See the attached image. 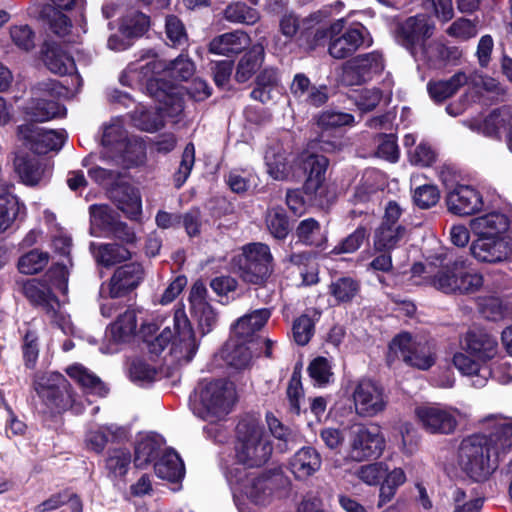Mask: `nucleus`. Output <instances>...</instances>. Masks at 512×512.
Instances as JSON below:
<instances>
[{"label": "nucleus", "instance_id": "9d476101", "mask_svg": "<svg viewBox=\"0 0 512 512\" xmlns=\"http://www.w3.org/2000/svg\"><path fill=\"white\" fill-rule=\"evenodd\" d=\"M260 468L229 466L225 477L235 493L242 494L252 504L265 506L271 499L270 477Z\"/></svg>", "mask_w": 512, "mask_h": 512}, {"label": "nucleus", "instance_id": "f03ea898", "mask_svg": "<svg viewBox=\"0 0 512 512\" xmlns=\"http://www.w3.org/2000/svg\"><path fill=\"white\" fill-rule=\"evenodd\" d=\"M488 433L464 438L458 448V464L475 481L487 479L512 451V417L491 414L483 419Z\"/></svg>", "mask_w": 512, "mask_h": 512}, {"label": "nucleus", "instance_id": "0e129e2a", "mask_svg": "<svg viewBox=\"0 0 512 512\" xmlns=\"http://www.w3.org/2000/svg\"><path fill=\"white\" fill-rule=\"evenodd\" d=\"M131 462L130 453L127 450H114L106 460V467L114 477L126 475Z\"/></svg>", "mask_w": 512, "mask_h": 512}, {"label": "nucleus", "instance_id": "72a5a7b5", "mask_svg": "<svg viewBox=\"0 0 512 512\" xmlns=\"http://www.w3.org/2000/svg\"><path fill=\"white\" fill-rule=\"evenodd\" d=\"M268 309H258L239 318L233 326V337L244 341H255L256 331L260 330L270 318Z\"/></svg>", "mask_w": 512, "mask_h": 512}, {"label": "nucleus", "instance_id": "3c124183", "mask_svg": "<svg viewBox=\"0 0 512 512\" xmlns=\"http://www.w3.org/2000/svg\"><path fill=\"white\" fill-rule=\"evenodd\" d=\"M162 452L159 443L155 439L150 437L143 438L135 448V465L137 467H144L148 463L156 461Z\"/></svg>", "mask_w": 512, "mask_h": 512}, {"label": "nucleus", "instance_id": "c85d7f7f", "mask_svg": "<svg viewBox=\"0 0 512 512\" xmlns=\"http://www.w3.org/2000/svg\"><path fill=\"white\" fill-rule=\"evenodd\" d=\"M22 292L33 304L42 307L48 318L55 320L59 301L46 285L35 279L28 280L23 284Z\"/></svg>", "mask_w": 512, "mask_h": 512}, {"label": "nucleus", "instance_id": "f704fd0d", "mask_svg": "<svg viewBox=\"0 0 512 512\" xmlns=\"http://www.w3.org/2000/svg\"><path fill=\"white\" fill-rule=\"evenodd\" d=\"M463 348L474 358L486 361L493 358L497 350V342L487 334L470 331L463 341Z\"/></svg>", "mask_w": 512, "mask_h": 512}, {"label": "nucleus", "instance_id": "39448f33", "mask_svg": "<svg viewBox=\"0 0 512 512\" xmlns=\"http://www.w3.org/2000/svg\"><path fill=\"white\" fill-rule=\"evenodd\" d=\"M314 38L316 42L328 38V53L337 60L346 59L373 43L370 32L363 24L347 25L343 18L333 22L327 30L318 29Z\"/></svg>", "mask_w": 512, "mask_h": 512}, {"label": "nucleus", "instance_id": "774afa93", "mask_svg": "<svg viewBox=\"0 0 512 512\" xmlns=\"http://www.w3.org/2000/svg\"><path fill=\"white\" fill-rule=\"evenodd\" d=\"M408 154L410 162L421 167L432 165L436 159L435 151L425 142H421L413 150H410Z\"/></svg>", "mask_w": 512, "mask_h": 512}, {"label": "nucleus", "instance_id": "4be33fe9", "mask_svg": "<svg viewBox=\"0 0 512 512\" xmlns=\"http://www.w3.org/2000/svg\"><path fill=\"white\" fill-rule=\"evenodd\" d=\"M434 25L426 15L409 17L399 28V41L413 54L433 34Z\"/></svg>", "mask_w": 512, "mask_h": 512}, {"label": "nucleus", "instance_id": "6e6d98bb", "mask_svg": "<svg viewBox=\"0 0 512 512\" xmlns=\"http://www.w3.org/2000/svg\"><path fill=\"white\" fill-rule=\"evenodd\" d=\"M136 327V313L128 309L111 325V332L116 341H124L126 337L134 334Z\"/></svg>", "mask_w": 512, "mask_h": 512}, {"label": "nucleus", "instance_id": "9b49d317", "mask_svg": "<svg viewBox=\"0 0 512 512\" xmlns=\"http://www.w3.org/2000/svg\"><path fill=\"white\" fill-rule=\"evenodd\" d=\"M67 93V89L55 80L40 82L32 88V97L24 108L25 114L37 122L64 116L66 110L58 99Z\"/></svg>", "mask_w": 512, "mask_h": 512}, {"label": "nucleus", "instance_id": "7ed1b4c3", "mask_svg": "<svg viewBox=\"0 0 512 512\" xmlns=\"http://www.w3.org/2000/svg\"><path fill=\"white\" fill-rule=\"evenodd\" d=\"M234 451L235 462L231 466L261 468L269 461L272 441L258 418L246 416L239 421Z\"/></svg>", "mask_w": 512, "mask_h": 512}, {"label": "nucleus", "instance_id": "dca6fc26", "mask_svg": "<svg viewBox=\"0 0 512 512\" xmlns=\"http://www.w3.org/2000/svg\"><path fill=\"white\" fill-rule=\"evenodd\" d=\"M457 272L458 262L437 271L431 264L416 263L411 268V279L415 285H430L445 294H456L459 290Z\"/></svg>", "mask_w": 512, "mask_h": 512}, {"label": "nucleus", "instance_id": "e433bc0d", "mask_svg": "<svg viewBox=\"0 0 512 512\" xmlns=\"http://www.w3.org/2000/svg\"><path fill=\"white\" fill-rule=\"evenodd\" d=\"M90 249L96 262L104 267H110L131 258V252L125 246L119 244L97 245L92 243Z\"/></svg>", "mask_w": 512, "mask_h": 512}, {"label": "nucleus", "instance_id": "09e8293b", "mask_svg": "<svg viewBox=\"0 0 512 512\" xmlns=\"http://www.w3.org/2000/svg\"><path fill=\"white\" fill-rule=\"evenodd\" d=\"M150 20L147 15L139 11H130L122 19L120 29L127 36L138 37L149 28Z\"/></svg>", "mask_w": 512, "mask_h": 512}, {"label": "nucleus", "instance_id": "ddd939ff", "mask_svg": "<svg viewBox=\"0 0 512 512\" xmlns=\"http://www.w3.org/2000/svg\"><path fill=\"white\" fill-rule=\"evenodd\" d=\"M351 399L355 414L361 418H373L382 414L389 403L384 387L366 378L352 385Z\"/></svg>", "mask_w": 512, "mask_h": 512}, {"label": "nucleus", "instance_id": "cd10ccee", "mask_svg": "<svg viewBox=\"0 0 512 512\" xmlns=\"http://www.w3.org/2000/svg\"><path fill=\"white\" fill-rule=\"evenodd\" d=\"M158 106L156 109H149L146 106L140 105L131 113V121L133 125L139 130L153 133L164 127V117L171 118L177 122L179 116L171 117L167 114L164 108V103L156 100Z\"/></svg>", "mask_w": 512, "mask_h": 512}, {"label": "nucleus", "instance_id": "de8ad7c7", "mask_svg": "<svg viewBox=\"0 0 512 512\" xmlns=\"http://www.w3.org/2000/svg\"><path fill=\"white\" fill-rule=\"evenodd\" d=\"M296 235L306 245L320 247L325 242L320 224L313 218L302 220L296 229Z\"/></svg>", "mask_w": 512, "mask_h": 512}, {"label": "nucleus", "instance_id": "69168bd1", "mask_svg": "<svg viewBox=\"0 0 512 512\" xmlns=\"http://www.w3.org/2000/svg\"><path fill=\"white\" fill-rule=\"evenodd\" d=\"M23 358L28 368H33L39 355L38 336L36 332L28 330L23 337Z\"/></svg>", "mask_w": 512, "mask_h": 512}, {"label": "nucleus", "instance_id": "58836bf2", "mask_svg": "<svg viewBox=\"0 0 512 512\" xmlns=\"http://www.w3.org/2000/svg\"><path fill=\"white\" fill-rule=\"evenodd\" d=\"M406 234L405 226L380 225L374 234V248L377 251L390 252L399 246Z\"/></svg>", "mask_w": 512, "mask_h": 512}, {"label": "nucleus", "instance_id": "338daca9", "mask_svg": "<svg viewBox=\"0 0 512 512\" xmlns=\"http://www.w3.org/2000/svg\"><path fill=\"white\" fill-rule=\"evenodd\" d=\"M439 198L440 195L437 187L427 184L416 188L413 195L415 204L422 209L436 205Z\"/></svg>", "mask_w": 512, "mask_h": 512}, {"label": "nucleus", "instance_id": "7c9ffc66", "mask_svg": "<svg viewBox=\"0 0 512 512\" xmlns=\"http://www.w3.org/2000/svg\"><path fill=\"white\" fill-rule=\"evenodd\" d=\"M321 463V456L314 448L304 447L290 459L289 468L297 479H307L320 469Z\"/></svg>", "mask_w": 512, "mask_h": 512}, {"label": "nucleus", "instance_id": "393cba45", "mask_svg": "<svg viewBox=\"0 0 512 512\" xmlns=\"http://www.w3.org/2000/svg\"><path fill=\"white\" fill-rule=\"evenodd\" d=\"M462 53L455 46H446L441 41L425 42L412 54L416 61L423 62L430 67L438 68L446 64L455 63Z\"/></svg>", "mask_w": 512, "mask_h": 512}, {"label": "nucleus", "instance_id": "6ab92c4d", "mask_svg": "<svg viewBox=\"0 0 512 512\" xmlns=\"http://www.w3.org/2000/svg\"><path fill=\"white\" fill-rule=\"evenodd\" d=\"M470 253L481 263L498 264L512 259L511 237H476L470 245Z\"/></svg>", "mask_w": 512, "mask_h": 512}, {"label": "nucleus", "instance_id": "e2e57ef3", "mask_svg": "<svg viewBox=\"0 0 512 512\" xmlns=\"http://www.w3.org/2000/svg\"><path fill=\"white\" fill-rule=\"evenodd\" d=\"M292 333L298 345H306L314 334V320L306 314L301 315L294 321Z\"/></svg>", "mask_w": 512, "mask_h": 512}, {"label": "nucleus", "instance_id": "aec40b11", "mask_svg": "<svg viewBox=\"0 0 512 512\" xmlns=\"http://www.w3.org/2000/svg\"><path fill=\"white\" fill-rule=\"evenodd\" d=\"M447 210L457 216H470L483 207L480 192L472 186L456 184L447 188L445 197Z\"/></svg>", "mask_w": 512, "mask_h": 512}, {"label": "nucleus", "instance_id": "c03bdc74", "mask_svg": "<svg viewBox=\"0 0 512 512\" xmlns=\"http://www.w3.org/2000/svg\"><path fill=\"white\" fill-rule=\"evenodd\" d=\"M406 481L405 472L401 468L388 470L383 478V482L379 490L378 507H382L389 503L395 496L397 489Z\"/></svg>", "mask_w": 512, "mask_h": 512}, {"label": "nucleus", "instance_id": "f8f14e48", "mask_svg": "<svg viewBox=\"0 0 512 512\" xmlns=\"http://www.w3.org/2000/svg\"><path fill=\"white\" fill-rule=\"evenodd\" d=\"M420 426L430 434L449 435L467 420L468 413L456 407L442 404H425L415 408Z\"/></svg>", "mask_w": 512, "mask_h": 512}, {"label": "nucleus", "instance_id": "423d86ee", "mask_svg": "<svg viewBox=\"0 0 512 512\" xmlns=\"http://www.w3.org/2000/svg\"><path fill=\"white\" fill-rule=\"evenodd\" d=\"M33 385L42 403L51 413L70 410L80 414L85 408L84 401L75 393L69 381L61 373L46 372L37 375Z\"/></svg>", "mask_w": 512, "mask_h": 512}, {"label": "nucleus", "instance_id": "8fccbe9b", "mask_svg": "<svg viewBox=\"0 0 512 512\" xmlns=\"http://www.w3.org/2000/svg\"><path fill=\"white\" fill-rule=\"evenodd\" d=\"M388 472V465L379 461L359 466L354 475L368 486H376L381 483Z\"/></svg>", "mask_w": 512, "mask_h": 512}, {"label": "nucleus", "instance_id": "2eb2a0df", "mask_svg": "<svg viewBox=\"0 0 512 512\" xmlns=\"http://www.w3.org/2000/svg\"><path fill=\"white\" fill-rule=\"evenodd\" d=\"M241 276L252 284L264 283L273 271V257L268 245L250 243L242 249Z\"/></svg>", "mask_w": 512, "mask_h": 512}, {"label": "nucleus", "instance_id": "a211bd4d", "mask_svg": "<svg viewBox=\"0 0 512 512\" xmlns=\"http://www.w3.org/2000/svg\"><path fill=\"white\" fill-rule=\"evenodd\" d=\"M384 69L383 58L373 51L358 55L342 65V81L346 85H359Z\"/></svg>", "mask_w": 512, "mask_h": 512}, {"label": "nucleus", "instance_id": "ea45409f", "mask_svg": "<svg viewBox=\"0 0 512 512\" xmlns=\"http://www.w3.org/2000/svg\"><path fill=\"white\" fill-rule=\"evenodd\" d=\"M264 59V48L257 44L243 55L236 67L235 79L239 83L248 81L259 69Z\"/></svg>", "mask_w": 512, "mask_h": 512}, {"label": "nucleus", "instance_id": "603ef678", "mask_svg": "<svg viewBox=\"0 0 512 512\" xmlns=\"http://www.w3.org/2000/svg\"><path fill=\"white\" fill-rule=\"evenodd\" d=\"M48 262V253L35 249L20 257L18 269L23 274L32 275L43 270Z\"/></svg>", "mask_w": 512, "mask_h": 512}, {"label": "nucleus", "instance_id": "2f4dec72", "mask_svg": "<svg viewBox=\"0 0 512 512\" xmlns=\"http://www.w3.org/2000/svg\"><path fill=\"white\" fill-rule=\"evenodd\" d=\"M67 375L80 385L87 394L105 397L109 389L92 371L81 364L75 363L65 369Z\"/></svg>", "mask_w": 512, "mask_h": 512}, {"label": "nucleus", "instance_id": "052dcab7", "mask_svg": "<svg viewBox=\"0 0 512 512\" xmlns=\"http://www.w3.org/2000/svg\"><path fill=\"white\" fill-rule=\"evenodd\" d=\"M358 283L350 277L339 278L330 285V293L338 302L350 301L358 292Z\"/></svg>", "mask_w": 512, "mask_h": 512}, {"label": "nucleus", "instance_id": "680f3d73", "mask_svg": "<svg viewBox=\"0 0 512 512\" xmlns=\"http://www.w3.org/2000/svg\"><path fill=\"white\" fill-rule=\"evenodd\" d=\"M125 132L123 121L120 118L112 119L108 124L104 125L102 135V145L105 147L117 145L119 149L123 146Z\"/></svg>", "mask_w": 512, "mask_h": 512}, {"label": "nucleus", "instance_id": "1a4fd4ad", "mask_svg": "<svg viewBox=\"0 0 512 512\" xmlns=\"http://www.w3.org/2000/svg\"><path fill=\"white\" fill-rule=\"evenodd\" d=\"M334 145L325 141H312L308 151L303 155V167L308 176L304 184V194L312 205L323 206L327 202V187L325 185V173L329 164L324 155L316 151L330 152Z\"/></svg>", "mask_w": 512, "mask_h": 512}, {"label": "nucleus", "instance_id": "864d4df0", "mask_svg": "<svg viewBox=\"0 0 512 512\" xmlns=\"http://www.w3.org/2000/svg\"><path fill=\"white\" fill-rule=\"evenodd\" d=\"M12 43L20 50L28 52L35 47V32L27 24L12 25L9 28Z\"/></svg>", "mask_w": 512, "mask_h": 512}, {"label": "nucleus", "instance_id": "4468645a", "mask_svg": "<svg viewBox=\"0 0 512 512\" xmlns=\"http://www.w3.org/2000/svg\"><path fill=\"white\" fill-rule=\"evenodd\" d=\"M385 444L384 435L378 426L355 425L349 434L348 456L357 462L375 459L382 455Z\"/></svg>", "mask_w": 512, "mask_h": 512}, {"label": "nucleus", "instance_id": "0eeeda50", "mask_svg": "<svg viewBox=\"0 0 512 512\" xmlns=\"http://www.w3.org/2000/svg\"><path fill=\"white\" fill-rule=\"evenodd\" d=\"M174 331L165 327L152 343L154 352L162 351L171 342V355L179 363H188L195 356L198 344L184 307H178L173 316Z\"/></svg>", "mask_w": 512, "mask_h": 512}, {"label": "nucleus", "instance_id": "f3484780", "mask_svg": "<svg viewBox=\"0 0 512 512\" xmlns=\"http://www.w3.org/2000/svg\"><path fill=\"white\" fill-rule=\"evenodd\" d=\"M17 135L26 147L37 154L60 150L67 138L65 130H46L33 123L20 125Z\"/></svg>", "mask_w": 512, "mask_h": 512}, {"label": "nucleus", "instance_id": "412c9836", "mask_svg": "<svg viewBox=\"0 0 512 512\" xmlns=\"http://www.w3.org/2000/svg\"><path fill=\"white\" fill-rule=\"evenodd\" d=\"M145 277L144 268L139 263L119 266L110 277L107 288L111 299L122 298L136 290Z\"/></svg>", "mask_w": 512, "mask_h": 512}, {"label": "nucleus", "instance_id": "bf43d9fd", "mask_svg": "<svg viewBox=\"0 0 512 512\" xmlns=\"http://www.w3.org/2000/svg\"><path fill=\"white\" fill-rule=\"evenodd\" d=\"M165 33L171 46L180 47L185 45L188 41L184 24L175 15H168L166 17Z\"/></svg>", "mask_w": 512, "mask_h": 512}, {"label": "nucleus", "instance_id": "a878e982", "mask_svg": "<svg viewBox=\"0 0 512 512\" xmlns=\"http://www.w3.org/2000/svg\"><path fill=\"white\" fill-rule=\"evenodd\" d=\"M510 220L504 213L493 211L470 220V229L476 237H510Z\"/></svg>", "mask_w": 512, "mask_h": 512}, {"label": "nucleus", "instance_id": "79ce46f5", "mask_svg": "<svg viewBox=\"0 0 512 512\" xmlns=\"http://www.w3.org/2000/svg\"><path fill=\"white\" fill-rule=\"evenodd\" d=\"M46 67L55 74L66 75L75 71L74 59L57 46H48L44 53Z\"/></svg>", "mask_w": 512, "mask_h": 512}, {"label": "nucleus", "instance_id": "49530a36", "mask_svg": "<svg viewBox=\"0 0 512 512\" xmlns=\"http://www.w3.org/2000/svg\"><path fill=\"white\" fill-rule=\"evenodd\" d=\"M465 123L471 130L488 137H498L501 129L506 126L505 119L498 111L491 112L483 121L470 120Z\"/></svg>", "mask_w": 512, "mask_h": 512}, {"label": "nucleus", "instance_id": "a18cd8bd", "mask_svg": "<svg viewBox=\"0 0 512 512\" xmlns=\"http://www.w3.org/2000/svg\"><path fill=\"white\" fill-rule=\"evenodd\" d=\"M265 224L270 234L277 239H284L290 230L285 210L279 206L267 210Z\"/></svg>", "mask_w": 512, "mask_h": 512}, {"label": "nucleus", "instance_id": "6e6552de", "mask_svg": "<svg viewBox=\"0 0 512 512\" xmlns=\"http://www.w3.org/2000/svg\"><path fill=\"white\" fill-rule=\"evenodd\" d=\"M398 360L410 367L428 370L436 362L435 345L424 337L408 332L399 333L391 340L387 354L389 365Z\"/></svg>", "mask_w": 512, "mask_h": 512}, {"label": "nucleus", "instance_id": "f257e3e1", "mask_svg": "<svg viewBox=\"0 0 512 512\" xmlns=\"http://www.w3.org/2000/svg\"><path fill=\"white\" fill-rule=\"evenodd\" d=\"M195 72L194 62L186 55L166 62L152 51H147L135 63L128 65L120 80L131 86L133 82H146L148 94L155 100L164 103L167 114L171 117L180 116L184 110V88L168 84L160 76L187 80Z\"/></svg>", "mask_w": 512, "mask_h": 512}, {"label": "nucleus", "instance_id": "c9c22d12", "mask_svg": "<svg viewBox=\"0 0 512 512\" xmlns=\"http://www.w3.org/2000/svg\"><path fill=\"white\" fill-rule=\"evenodd\" d=\"M156 475L170 482H177L184 476V465L179 455L172 450H164L155 461Z\"/></svg>", "mask_w": 512, "mask_h": 512}, {"label": "nucleus", "instance_id": "5701e85b", "mask_svg": "<svg viewBox=\"0 0 512 512\" xmlns=\"http://www.w3.org/2000/svg\"><path fill=\"white\" fill-rule=\"evenodd\" d=\"M90 221L93 230L111 231L126 243H132L135 240L134 233L118 221L117 213L108 205H92L90 207Z\"/></svg>", "mask_w": 512, "mask_h": 512}, {"label": "nucleus", "instance_id": "20e7f679", "mask_svg": "<svg viewBox=\"0 0 512 512\" xmlns=\"http://www.w3.org/2000/svg\"><path fill=\"white\" fill-rule=\"evenodd\" d=\"M237 400L234 384L225 379L201 380L191 399L194 414L208 421L223 419Z\"/></svg>", "mask_w": 512, "mask_h": 512}, {"label": "nucleus", "instance_id": "37998d69", "mask_svg": "<svg viewBox=\"0 0 512 512\" xmlns=\"http://www.w3.org/2000/svg\"><path fill=\"white\" fill-rule=\"evenodd\" d=\"M223 17L231 23L253 25L260 19V14L256 9L238 1L225 8Z\"/></svg>", "mask_w": 512, "mask_h": 512}, {"label": "nucleus", "instance_id": "bb28decb", "mask_svg": "<svg viewBox=\"0 0 512 512\" xmlns=\"http://www.w3.org/2000/svg\"><path fill=\"white\" fill-rule=\"evenodd\" d=\"M254 349L255 341L247 342L232 336L222 348L221 357L230 367L243 370L250 367Z\"/></svg>", "mask_w": 512, "mask_h": 512}, {"label": "nucleus", "instance_id": "473e14b6", "mask_svg": "<svg viewBox=\"0 0 512 512\" xmlns=\"http://www.w3.org/2000/svg\"><path fill=\"white\" fill-rule=\"evenodd\" d=\"M12 187V184H4L0 193V234L9 230L25 210V205L10 191Z\"/></svg>", "mask_w": 512, "mask_h": 512}, {"label": "nucleus", "instance_id": "4c0bfd02", "mask_svg": "<svg viewBox=\"0 0 512 512\" xmlns=\"http://www.w3.org/2000/svg\"><path fill=\"white\" fill-rule=\"evenodd\" d=\"M467 81V75L458 72L448 80L430 81L427 85L428 93L434 101L442 102L454 95Z\"/></svg>", "mask_w": 512, "mask_h": 512}, {"label": "nucleus", "instance_id": "c756f323", "mask_svg": "<svg viewBox=\"0 0 512 512\" xmlns=\"http://www.w3.org/2000/svg\"><path fill=\"white\" fill-rule=\"evenodd\" d=\"M250 43L251 39L247 33L235 30L213 38L209 43V52L229 57L241 53Z\"/></svg>", "mask_w": 512, "mask_h": 512}, {"label": "nucleus", "instance_id": "13d9d810", "mask_svg": "<svg viewBox=\"0 0 512 512\" xmlns=\"http://www.w3.org/2000/svg\"><path fill=\"white\" fill-rule=\"evenodd\" d=\"M310 377L318 386H324L333 381L330 361L325 357L315 358L308 367Z\"/></svg>", "mask_w": 512, "mask_h": 512}, {"label": "nucleus", "instance_id": "b1692460", "mask_svg": "<svg viewBox=\"0 0 512 512\" xmlns=\"http://www.w3.org/2000/svg\"><path fill=\"white\" fill-rule=\"evenodd\" d=\"M14 170L21 182L27 186L47 183L52 171L47 160L24 155H17L15 157Z\"/></svg>", "mask_w": 512, "mask_h": 512}, {"label": "nucleus", "instance_id": "4d7b16f0", "mask_svg": "<svg viewBox=\"0 0 512 512\" xmlns=\"http://www.w3.org/2000/svg\"><path fill=\"white\" fill-rule=\"evenodd\" d=\"M195 163V147L193 143H188L182 153V158L177 171L174 173V184L176 188H181L191 174Z\"/></svg>", "mask_w": 512, "mask_h": 512}, {"label": "nucleus", "instance_id": "5fc2aeb1", "mask_svg": "<svg viewBox=\"0 0 512 512\" xmlns=\"http://www.w3.org/2000/svg\"><path fill=\"white\" fill-rule=\"evenodd\" d=\"M457 284L458 293H473L483 285V276L478 272L466 269L463 262H458Z\"/></svg>", "mask_w": 512, "mask_h": 512}, {"label": "nucleus", "instance_id": "a19ab883", "mask_svg": "<svg viewBox=\"0 0 512 512\" xmlns=\"http://www.w3.org/2000/svg\"><path fill=\"white\" fill-rule=\"evenodd\" d=\"M267 173L274 180H285L292 171V165L280 148L270 147L265 153Z\"/></svg>", "mask_w": 512, "mask_h": 512}]
</instances>
